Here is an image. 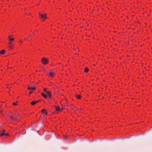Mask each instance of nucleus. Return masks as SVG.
<instances>
[{
	"mask_svg": "<svg viewBox=\"0 0 152 152\" xmlns=\"http://www.w3.org/2000/svg\"><path fill=\"white\" fill-rule=\"evenodd\" d=\"M55 74V72L52 70H49L47 72V75H49L51 77H54Z\"/></svg>",
	"mask_w": 152,
	"mask_h": 152,
	"instance_id": "obj_1",
	"label": "nucleus"
},
{
	"mask_svg": "<svg viewBox=\"0 0 152 152\" xmlns=\"http://www.w3.org/2000/svg\"><path fill=\"white\" fill-rule=\"evenodd\" d=\"M39 15L41 18L43 19V20H42L43 21H44V20H45L47 18V15L45 13L43 14H41L40 13H39Z\"/></svg>",
	"mask_w": 152,
	"mask_h": 152,
	"instance_id": "obj_2",
	"label": "nucleus"
},
{
	"mask_svg": "<svg viewBox=\"0 0 152 152\" xmlns=\"http://www.w3.org/2000/svg\"><path fill=\"white\" fill-rule=\"evenodd\" d=\"M41 61L42 63L44 64H47L48 62V60L44 57L42 58Z\"/></svg>",
	"mask_w": 152,
	"mask_h": 152,
	"instance_id": "obj_3",
	"label": "nucleus"
},
{
	"mask_svg": "<svg viewBox=\"0 0 152 152\" xmlns=\"http://www.w3.org/2000/svg\"><path fill=\"white\" fill-rule=\"evenodd\" d=\"M42 96L44 97L45 98L48 99L49 98H50L46 94H45L44 93H42Z\"/></svg>",
	"mask_w": 152,
	"mask_h": 152,
	"instance_id": "obj_4",
	"label": "nucleus"
},
{
	"mask_svg": "<svg viewBox=\"0 0 152 152\" xmlns=\"http://www.w3.org/2000/svg\"><path fill=\"white\" fill-rule=\"evenodd\" d=\"M39 100H38V101H33L32 102H31L30 103V104H31V105H34V104H35L36 103L39 102Z\"/></svg>",
	"mask_w": 152,
	"mask_h": 152,
	"instance_id": "obj_5",
	"label": "nucleus"
},
{
	"mask_svg": "<svg viewBox=\"0 0 152 152\" xmlns=\"http://www.w3.org/2000/svg\"><path fill=\"white\" fill-rule=\"evenodd\" d=\"M47 94L48 95V97H49L50 98L52 97V95L51 94V92L49 91H47Z\"/></svg>",
	"mask_w": 152,
	"mask_h": 152,
	"instance_id": "obj_6",
	"label": "nucleus"
},
{
	"mask_svg": "<svg viewBox=\"0 0 152 152\" xmlns=\"http://www.w3.org/2000/svg\"><path fill=\"white\" fill-rule=\"evenodd\" d=\"M5 53V50H1L0 52V55L1 54H4Z\"/></svg>",
	"mask_w": 152,
	"mask_h": 152,
	"instance_id": "obj_7",
	"label": "nucleus"
},
{
	"mask_svg": "<svg viewBox=\"0 0 152 152\" xmlns=\"http://www.w3.org/2000/svg\"><path fill=\"white\" fill-rule=\"evenodd\" d=\"M8 38L9 39L10 41V42H12L13 41L14 39V38H11L10 36L8 37Z\"/></svg>",
	"mask_w": 152,
	"mask_h": 152,
	"instance_id": "obj_8",
	"label": "nucleus"
},
{
	"mask_svg": "<svg viewBox=\"0 0 152 152\" xmlns=\"http://www.w3.org/2000/svg\"><path fill=\"white\" fill-rule=\"evenodd\" d=\"M76 97L78 99H80L81 98V96L80 95L76 94Z\"/></svg>",
	"mask_w": 152,
	"mask_h": 152,
	"instance_id": "obj_9",
	"label": "nucleus"
},
{
	"mask_svg": "<svg viewBox=\"0 0 152 152\" xmlns=\"http://www.w3.org/2000/svg\"><path fill=\"white\" fill-rule=\"evenodd\" d=\"M55 108L56 109V110L57 111H59L60 110V107L59 106H56Z\"/></svg>",
	"mask_w": 152,
	"mask_h": 152,
	"instance_id": "obj_10",
	"label": "nucleus"
},
{
	"mask_svg": "<svg viewBox=\"0 0 152 152\" xmlns=\"http://www.w3.org/2000/svg\"><path fill=\"white\" fill-rule=\"evenodd\" d=\"M28 89L29 90H34L35 89V87L34 88H31L29 87L28 88Z\"/></svg>",
	"mask_w": 152,
	"mask_h": 152,
	"instance_id": "obj_11",
	"label": "nucleus"
},
{
	"mask_svg": "<svg viewBox=\"0 0 152 152\" xmlns=\"http://www.w3.org/2000/svg\"><path fill=\"white\" fill-rule=\"evenodd\" d=\"M10 118L12 120H14V121H15V120H18L16 118H15L14 117H13V116H11L10 117Z\"/></svg>",
	"mask_w": 152,
	"mask_h": 152,
	"instance_id": "obj_12",
	"label": "nucleus"
},
{
	"mask_svg": "<svg viewBox=\"0 0 152 152\" xmlns=\"http://www.w3.org/2000/svg\"><path fill=\"white\" fill-rule=\"evenodd\" d=\"M9 135V134L8 133H5L4 132L2 133L1 134V136H2L3 135H6V136H8Z\"/></svg>",
	"mask_w": 152,
	"mask_h": 152,
	"instance_id": "obj_13",
	"label": "nucleus"
},
{
	"mask_svg": "<svg viewBox=\"0 0 152 152\" xmlns=\"http://www.w3.org/2000/svg\"><path fill=\"white\" fill-rule=\"evenodd\" d=\"M84 71L85 72H87L88 71V69L87 68H86L84 69Z\"/></svg>",
	"mask_w": 152,
	"mask_h": 152,
	"instance_id": "obj_14",
	"label": "nucleus"
},
{
	"mask_svg": "<svg viewBox=\"0 0 152 152\" xmlns=\"http://www.w3.org/2000/svg\"><path fill=\"white\" fill-rule=\"evenodd\" d=\"M46 112V110L45 109H43L42 110V112L43 113H45Z\"/></svg>",
	"mask_w": 152,
	"mask_h": 152,
	"instance_id": "obj_15",
	"label": "nucleus"
},
{
	"mask_svg": "<svg viewBox=\"0 0 152 152\" xmlns=\"http://www.w3.org/2000/svg\"><path fill=\"white\" fill-rule=\"evenodd\" d=\"M9 47L11 49H12L13 48V46H12V45H9Z\"/></svg>",
	"mask_w": 152,
	"mask_h": 152,
	"instance_id": "obj_16",
	"label": "nucleus"
},
{
	"mask_svg": "<svg viewBox=\"0 0 152 152\" xmlns=\"http://www.w3.org/2000/svg\"><path fill=\"white\" fill-rule=\"evenodd\" d=\"M12 42H10V41L9 43V45H12Z\"/></svg>",
	"mask_w": 152,
	"mask_h": 152,
	"instance_id": "obj_17",
	"label": "nucleus"
},
{
	"mask_svg": "<svg viewBox=\"0 0 152 152\" xmlns=\"http://www.w3.org/2000/svg\"><path fill=\"white\" fill-rule=\"evenodd\" d=\"M13 105H15V106L17 105V104L16 103H14V102L13 103Z\"/></svg>",
	"mask_w": 152,
	"mask_h": 152,
	"instance_id": "obj_18",
	"label": "nucleus"
},
{
	"mask_svg": "<svg viewBox=\"0 0 152 152\" xmlns=\"http://www.w3.org/2000/svg\"><path fill=\"white\" fill-rule=\"evenodd\" d=\"M47 90V88H44V89H43L44 91H45Z\"/></svg>",
	"mask_w": 152,
	"mask_h": 152,
	"instance_id": "obj_19",
	"label": "nucleus"
},
{
	"mask_svg": "<svg viewBox=\"0 0 152 152\" xmlns=\"http://www.w3.org/2000/svg\"><path fill=\"white\" fill-rule=\"evenodd\" d=\"M7 86L8 88H9V87H10L9 84H7Z\"/></svg>",
	"mask_w": 152,
	"mask_h": 152,
	"instance_id": "obj_20",
	"label": "nucleus"
},
{
	"mask_svg": "<svg viewBox=\"0 0 152 152\" xmlns=\"http://www.w3.org/2000/svg\"><path fill=\"white\" fill-rule=\"evenodd\" d=\"M32 91H31L29 92V94H31V93H32Z\"/></svg>",
	"mask_w": 152,
	"mask_h": 152,
	"instance_id": "obj_21",
	"label": "nucleus"
},
{
	"mask_svg": "<svg viewBox=\"0 0 152 152\" xmlns=\"http://www.w3.org/2000/svg\"><path fill=\"white\" fill-rule=\"evenodd\" d=\"M19 42L20 43H22L23 42L21 41H19Z\"/></svg>",
	"mask_w": 152,
	"mask_h": 152,
	"instance_id": "obj_22",
	"label": "nucleus"
},
{
	"mask_svg": "<svg viewBox=\"0 0 152 152\" xmlns=\"http://www.w3.org/2000/svg\"><path fill=\"white\" fill-rule=\"evenodd\" d=\"M5 132V130H3V133L4 132V133Z\"/></svg>",
	"mask_w": 152,
	"mask_h": 152,
	"instance_id": "obj_23",
	"label": "nucleus"
},
{
	"mask_svg": "<svg viewBox=\"0 0 152 152\" xmlns=\"http://www.w3.org/2000/svg\"><path fill=\"white\" fill-rule=\"evenodd\" d=\"M45 113V114L46 115H47L48 113L47 112H46Z\"/></svg>",
	"mask_w": 152,
	"mask_h": 152,
	"instance_id": "obj_24",
	"label": "nucleus"
},
{
	"mask_svg": "<svg viewBox=\"0 0 152 152\" xmlns=\"http://www.w3.org/2000/svg\"><path fill=\"white\" fill-rule=\"evenodd\" d=\"M35 31H37V32H38V31L37 30H35Z\"/></svg>",
	"mask_w": 152,
	"mask_h": 152,
	"instance_id": "obj_25",
	"label": "nucleus"
},
{
	"mask_svg": "<svg viewBox=\"0 0 152 152\" xmlns=\"http://www.w3.org/2000/svg\"><path fill=\"white\" fill-rule=\"evenodd\" d=\"M12 35H10V36H10V37H12Z\"/></svg>",
	"mask_w": 152,
	"mask_h": 152,
	"instance_id": "obj_26",
	"label": "nucleus"
},
{
	"mask_svg": "<svg viewBox=\"0 0 152 152\" xmlns=\"http://www.w3.org/2000/svg\"><path fill=\"white\" fill-rule=\"evenodd\" d=\"M27 39V38H26V39Z\"/></svg>",
	"mask_w": 152,
	"mask_h": 152,
	"instance_id": "obj_27",
	"label": "nucleus"
},
{
	"mask_svg": "<svg viewBox=\"0 0 152 152\" xmlns=\"http://www.w3.org/2000/svg\"><path fill=\"white\" fill-rule=\"evenodd\" d=\"M27 39V38H26V39Z\"/></svg>",
	"mask_w": 152,
	"mask_h": 152,
	"instance_id": "obj_28",
	"label": "nucleus"
}]
</instances>
